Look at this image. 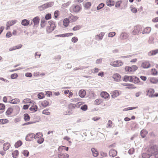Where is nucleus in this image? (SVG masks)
<instances>
[{"instance_id":"9","label":"nucleus","mask_w":158,"mask_h":158,"mask_svg":"<svg viewBox=\"0 0 158 158\" xmlns=\"http://www.w3.org/2000/svg\"><path fill=\"white\" fill-rule=\"evenodd\" d=\"M35 137V134L30 133L27 135L26 137V140L27 141H30L33 140Z\"/></svg>"},{"instance_id":"55","label":"nucleus","mask_w":158,"mask_h":158,"mask_svg":"<svg viewBox=\"0 0 158 158\" xmlns=\"http://www.w3.org/2000/svg\"><path fill=\"white\" fill-rule=\"evenodd\" d=\"M10 98V96H8L7 97L5 96L3 98V101L5 103H6L7 102H8V101H7V99L9 98Z\"/></svg>"},{"instance_id":"26","label":"nucleus","mask_w":158,"mask_h":158,"mask_svg":"<svg viewBox=\"0 0 158 158\" xmlns=\"http://www.w3.org/2000/svg\"><path fill=\"white\" fill-rule=\"evenodd\" d=\"M22 46V45L21 44H19L17 46L11 47L9 49L10 51H12L16 49H19L21 48Z\"/></svg>"},{"instance_id":"60","label":"nucleus","mask_w":158,"mask_h":158,"mask_svg":"<svg viewBox=\"0 0 158 158\" xmlns=\"http://www.w3.org/2000/svg\"><path fill=\"white\" fill-rule=\"evenodd\" d=\"M71 41L74 43H76L78 41V38L77 37H73L72 38Z\"/></svg>"},{"instance_id":"49","label":"nucleus","mask_w":158,"mask_h":158,"mask_svg":"<svg viewBox=\"0 0 158 158\" xmlns=\"http://www.w3.org/2000/svg\"><path fill=\"white\" fill-rule=\"evenodd\" d=\"M44 94L43 93H40L38 94V97L40 99H42L44 97Z\"/></svg>"},{"instance_id":"24","label":"nucleus","mask_w":158,"mask_h":158,"mask_svg":"<svg viewBox=\"0 0 158 158\" xmlns=\"http://www.w3.org/2000/svg\"><path fill=\"white\" fill-rule=\"evenodd\" d=\"M151 31V28L149 27H147L145 28L143 31L142 32L143 34H149Z\"/></svg>"},{"instance_id":"35","label":"nucleus","mask_w":158,"mask_h":158,"mask_svg":"<svg viewBox=\"0 0 158 158\" xmlns=\"http://www.w3.org/2000/svg\"><path fill=\"white\" fill-rule=\"evenodd\" d=\"M22 142L21 140L17 141L15 144V148H17L20 147L22 144Z\"/></svg>"},{"instance_id":"34","label":"nucleus","mask_w":158,"mask_h":158,"mask_svg":"<svg viewBox=\"0 0 158 158\" xmlns=\"http://www.w3.org/2000/svg\"><path fill=\"white\" fill-rule=\"evenodd\" d=\"M37 106L36 105L32 106L29 109L30 110L33 112H35L37 111Z\"/></svg>"},{"instance_id":"46","label":"nucleus","mask_w":158,"mask_h":158,"mask_svg":"<svg viewBox=\"0 0 158 158\" xmlns=\"http://www.w3.org/2000/svg\"><path fill=\"white\" fill-rule=\"evenodd\" d=\"M19 154V152L18 150H16L14 151L12 153V156L14 158H16Z\"/></svg>"},{"instance_id":"7","label":"nucleus","mask_w":158,"mask_h":158,"mask_svg":"<svg viewBox=\"0 0 158 158\" xmlns=\"http://www.w3.org/2000/svg\"><path fill=\"white\" fill-rule=\"evenodd\" d=\"M48 23L49 26H48L47 27L46 30L48 32L50 33L54 29L56 26L54 23L53 21H49Z\"/></svg>"},{"instance_id":"45","label":"nucleus","mask_w":158,"mask_h":158,"mask_svg":"<svg viewBox=\"0 0 158 158\" xmlns=\"http://www.w3.org/2000/svg\"><path fill=\"white\" fill-rule=\"evenodd\" d=\"M138 107H128L124 108L123 110V111H126L130 110H132L135 109L137 108Z\"/></svg>"},{"instance_id":"39","label":"nucleus","mask_w":158,"mask_h":158,"mask_svg":"<svg viewBox=\"0 0 158 158\" xmlns=\"http://www.w3.org/2000/svg\"><path fill=\"white\" fill-rule=\"evenodd\" d=\"M5 108V106L4 104L0 103V114L3 112Z\"/></svg>"},{"instance_id":"5","label":"nucleus","mask_w":158,"mask_h":158,"mask_svg":"<svg viewBox=\"0 0 158 158\" xmlns=\"http://www.w3.org/2000/svg\"><path fill=\"white\" fill-rule=\"evenodd\" d=\"M53 2H50L47 3L38 7V9L40 11L43 10L48 8L50 7L53 6Z\"/></svg>"},{"instance_id":"51","label":"nucleus","mask_w":158,"mask_h":158,"mask_svg":"<svg viewBox=\"0 0 158 158\" xmlns=\"http://www.w3.org/2000/svg\"><path fill=\"white\" fill-rule=\"evenodd\" d=\"M42 114L46 115H49L50 114V112L48 111V110H44L42 111Z\"/></svg>"},{"instance_id":"50","label":"nucleus","mask_w":158,"mask_h":158,"mask_svg":"<svg viewBox=\"0 0 158 158\" xmlns=\"http://www.w3.org/2000/svg\"><path fill=\"white\" fill-rule=\"evenodd\" d=\"M81 28L80 25H76L73 28V30L74 31H76L79 30Z\"/></svg>"},{"instance_id":"27","label":"nucleus","mask_w":158,"mask_h":158,"mask_svg":"<svg viewBox=\"0 0 158 158\" xmlns=\"http://www.w3.org/2000/svg\"><path fill=\"white\" fill-rule=\"evenodd\" d=\"M158 53V49L152 50L148 53L149 56L155 55Z\"/></svg>"},{"instance_id":"44","label":"nucleus","mask_w":158,"mask_h":158,"mask_svg":"<svg viewBox=\"0 0 158 158\" xmlns=\"http://www.w3.org/2000/svg\"><path fill=\"white\" fill-rule=\"evenodd\" d=\"M133 80H132V82L135 84H137L138 83L139 81V79L136 77L133 76Z\"/></svg>"},{"instance_id":"14","label":"nucleus","mask_w":158,"mask_h":158,"mask_svg":"<svg viewBox=\"0 0 158 158\" xmlns=\"http://www.w3.org/2000/svg\"><path fill=\"white\" fill-rule=\"evenodd\" d=\"M117 152L116 150L112 149L110 151L109 155L110 156L113 157L117 155Z\"/></svg>"},{"instance_id":"10","label":"nucleus","mask_w":158,"mask_h":158,"mask_svg":"<svg viewBox=\"0 0 158 158\" xmlns=\"http://www.w3.org/2000/svg\"><path fill=\"white\" fill-rule=\"evenodd\" d=\"M121 92L118 90H115L112 91L110 93L111 96L112 98H115L121 94Z\"/></svg>"},{"instance_id":"30","label":"nucleus","mask_w":158,"mask_h":158,"mask_svg":"<svg viewBox=\"0 0 158 158\" xmlns=\"http://www.w3.org/2000/svg\"><path fill=\"white\" fill-rule=\"evenodd\" d=\"M70 21L69 19H64L63 21V25L65 27H67L69 25Z\"/></svg>"},{"instance_id":"18","label":"nucleus","mask_w":158,"mask_h":158,"mask_svg":"<svg viewBox=\"0 0 158 158\" xmlns=\"http://www.w3.org/2000/svg\"><path fill=\"white\" fill-rule=\"evenodd\" d=\"M20 100L19 99L15 98L8 101V102L12 104H17L19 103Z\"/></svg>"},{"instance_id":"54","label":"nucleus","mask_w":158,"mask_h":158,"mask_svg":"<svg viewBox=\"0 0 158 158\" xmlns=\"http://www.w3.org/2000/svg\"><path fill=\"white\" fill-rule=\"evenodd\" d=\"M18 77V75L17 73H14L12 74L10 76V77L12 79H15Z\"/></svg>"},{"instance_id":"48","label":"nucleus","mask_w":158,"mask_h":158,"mask_svg":"<svg viewBox=\"0 0 158 158\" xmlns=\"http://www.w3.org/2000/svg\"><path fill=\"white\" fill-rule=\"evenodd\" d=\"M112 126V122L110 120H109L106 125V127L107 128H111Z\"/></svg>"},{"instance_id":"23","label":"nucleus","mask_w":158,"mask_h":158,"mask_svg":"<svg viewBox=\"0 0 158 158\" xmlns=\"http://www.w3.org/2000/svg\"><path fill=\"white\" fill-rule=\"evenodd\" d=\"M13 110L12 108H9L6 112V115L8 117H10V115L13 112Z\"/></svg>"},{"instance_id":"64","label":"nucleus","mask_w":158,"mask_h":158,"mask_svg":"<svg viewBox=\"0 0 158 158\" xmlns=\"http://www.w3.org/2000/svg\"><path fill=\"white\" fill-rule=\"evenodd\" d=\"M87 106L85 105H84L81 106V109L83 111L86 110H87Z\"/></svg>"},{"instance_id":"28","label":"nucleus","mask_w":158,"mask_h":158,"mask_svg":"<svg viewBox=\"0 0 158 158\" xmlns=\"http://www.w3.org/2000/svg\"><path fill=\"white\" fill-rule=\"evenodd\" d=\"M141 66L143 68H148L150 67V64L148 62H145L142 63Z\"/></svg>"},{"instance_id":"57","label":"nucleus","mask_w":158,"mask_h":158,"mask_svg":"<svg viewBox=\"0 0 158 158\" xmlns=\"http://www.w3.org/2000/svg\"><path fill=\"white\" fill-rule=\"evenodd\" d=\"M23 154L25 156H28L29 154V152L27 150H24L23 152Z\"/></svg>"},{"instance_id":"40","label":"nucleus","mask_w":158,"mask_h":158,"mask_svg":"<svg viewBox=\"0 0 158 158\" xmlns=\"http://www.w3.org/2000/svg\"><path fill=\"white\" fill-rule=\"evenodd\" d=\"M142 157L143 158H150L151 157V155L147 153H143L142 154Z\"/></svg>"},{"instance_id":"11","label":"nucleus","mask_w":158,"mask_h":158,"mask_svg":"<svg viewBox=\"0 0 158 158\" xmlns=\"http://www.w3.org/2000/svg\"><path fill=\"white\" fill-rule=\"evenodd\" d=\"M112 78L114 81L116 82H119L121 81V76L119 74L115 73L113 75Z\"/></svg>"},{"instance_id":"29","label":"nucleus","mask_w":158,"mask_h":158,"mask_svg":"<svg viewBox=\"0 0 158 158\" xmlns=\"http://www.w3.org/2000/svg\"><path fill=\"white\" fill-rule=\"evenodd\" d=\"M29 21L27 19H24L22 21L21 24L24 26H27L29 24Z\"/></svg>"},{"instance_id":"61","label":"nucleus","mask_w":158,"mask_h":158,"mask_svg":"<svg viewBox=\"0 0 158 158\" xmlns=\"http://www.w3.org/2000/svg\"><path fill=\"white\" fill-rule=\"evenodd\" d=\"M40 25L42 27H43L45 26V21L44 19L41 20V22Z\"/></svg>"},{"instance_id":"25","label":"nucleus","mask_w":158,"mask_h":158,"mask_svg":"<svg viewBox=\"0 0 158 158\" xmlns=\"http://www.w3.org/2000/svg\"><path fill=\"white\" fill-rule=\"evenodd\" d=\"M149 81L152 83L156 84L158 82V79L156 77H152L149 78Z\"/></svg>"},{"instance_id":"47","label":"nucleus","mask_w":158,"mask_h":158,"mask_svg":"<svg viewBox=\"0 0 158 158\" xmlns=\"http://www.w3.org/2000/svg\"><path fill=\"white\" fill-rule=\"evenodd\" d=\"M71 3V2L69 1L66 3H64L62 5V7L63 8L67 7Z\"/></svg>"},{"instance_id":"36","label":"nucleus","mask_w":158,"mask_h":158,"mask_svg":"<svg viewBox=\"0 0 158 158\" xmlns=\"http://www.w3.org/2000/svg\"><path fill=\"white\" fill-rule=\"evenodd\" d=\"M43 135L41 132H38L35 135V137L34 139H37L40 138L41 137H42Z\"/></svg>"},{"instance_id":"6","label":"nucleus","mask_w":158,"mask_h":158,"mask_svg":"<svg viewBox=\"0 0 158 158\" xmlns=\"http://www.w3.org/2000/svg\"><path fill=\"white\" fill-rule=\"evenodd\" d=\"M123 64V63L120 60L113 61L111 62L110 65L112 66L118 67L122 66Z\"/></svg>"},{"instance_id":"58","label":"nucleus","mask_w":158,"mask_h":158,"mask_svg":"<svg viewBox=\"0 0 158 158\" xmlns=\"http://www.w3.org/2000/svg\"><path fill=\"white\" fill-rule=\"evenodd\" d=\"M115 35V33L114 32H110L108 34V36L109 37H112Z\"/></svg>"},{"instance_id":"62","label":"nucleus","mask_w":158,"mask_h":158,"mask_svg":"<svg viewBox=\"0 0 158 158\" xmlns=\"http://www.w3.org/2000/svg\"><path fill=\"white\" fill-rule=\"evenodd\" d=\"M51 18V15L50 14H47L45 16V19L47 20L50 19Z\"/></svg>"},{"instance_id":"42","label":"nucleus","mask_w":158,"mask_h":158,"mask_svg":"<svg viewBox=\"0 0 158 158\" xmlns=\"http://www.w3.org/2000/svg\"><path fill=\"white\" fill-rule=\"evenodd\" d=\"M24 118L25 121H28L30 120V117L27 114H24Z\"/></svg>"},{"instance_id":"22","label":"nucleus","mask_w":158,"mask_h":158,"mask_svg":"<svg viewBox=\"0 0 158 158\" xmlns=\"http://www.w3.org/2000/svg\"><path fill=\"white\" fill-rule=\"evenodd\" d=\"M133 78V77L131 76H125L124 77L123 81L126 82L129 81L131 82Z\"/></svg>"},{"instance_id":"32","label":"nucleus","mask_w":158,"mask_h":158,"mask_svg":"<svg viewBox=\"0 0 158 158\" xmlns=\"http://www.w3.org/2000/svg\"><path fill=\"white\" fill-rule=\"evenodd\" d=\"M91 150L94 156L96 157L98 155V153L96 149L94 148H92L91 149Z\"/></svg>"},{"instance_id":"63","label":"nucleus","mask_w":158,"mask_h":158,"mask_svg":"<svg viewBox=\"0 0 158 158\" xmlns=\"http://www.w3.org/2000/svg\"><path fill=\"white\" fill-rule=\"evenodd\" d=\"M121 3H122L121 1H118L117 2H116L115 5V6L117 8L119 7Z\"/></svg>"},{"instance_id":"31","label":"nucleus","mask_w":158,"mask_h":158,"mask_svg":"<svg viewBox=\"0 0 158 158\" xmlns=\"http://www.w3.org/2000/svg\"><path fill=\"white\" fill-rule=\"evenodd\" d=\"M101 95L102 98L106 99L108 98L109 95V94L106 92H103L101 93Z\"/></svg>"},{"instance_id":"15","label":"nucleus","mask_w":158,"mask_h":158,"mask_svg":"<svg viewBox=\"0 0 158 158\" xmlns=\"http://www.w3.org/2000/svg\"><path fill=\"white\" fill-rule=\"evenodd\" d=\"M40 18L38 16H36L34 17L32 19V21L34 23V26H38L40 22Z\"/></svg>"},{"instance_id":"21","label":"nucleus","mask_w":158,"mask_h":158,"mask_svg":"<svg viewBox=\"0 0 158 158\" xmlns=\"http://www.w3.org/2000/svg\"><path fill=\"white\" fill-rule=\"evenodd\" d=\"M3 145V149L5 151L8 150L10 146V144L8 142L4 143Z\"/></svg>"},{"instance_id":"43","label":"nucleus","mask_w":158,"mask_h":158,"mask_svg":"<svg viewBox=\"0 0 158 158\" xmlns=\"http://www.w3.org/2000/svg\"><path fill=\"white\" fill-rule=\"evenodd\" d=\"M48 104L49 102L47 100L44 101L41 103L42 105L44 107H47Z\"/></svg>"},{"instance_id":"20","label":"nucleus","mask_w":158,"mask_h":158,"mask_svg":"<svg viewBox=\"0 0 158 158\" xmlns=\"http://www.w3.org/2000/svg\"><path fill=\"white\" fill-rule=\"evenodd\" d=\"M78 95L81 98H83L85 97L86 95V91L84 89H81L78 93Z\"/></svg>"},{"instance_id":"8","label":"nucleus","mask_w":158,"mask_h":158,"mask_svg":"<svg viewBox=\"0 0 158 158\" xmlns=\"http://www.w3.org/2000/svg\"><path fill=\"white\" fill-rule=\"evenodd\" d=\"M142 28L140 26H136L135 27L134 30L132 32L131 34L133 35H137L142 30Z\"/></svg>"},{"instance_id":"1","label":"nucleus","mask_w":158,"mask_h":158,"mask_svg":"<svg viewBox=\"0 0 158 158\" xmlns=\"http://www.w3.org/2000/svg\"><path fill=\"white\" fill-rule=\"evenodd\" d=\"M147 151L151 155L158 156V146L156 145H152L149 147Z\"/></svg>"},{"instance_id":"38","label":"nucleus","mask_w":158,"mask_h":158,"mask_svg":"<svg viewBox=\"0 0 158 158\" xmlns=\"http://www.w3.org/2000/svg\"><path fill=\"white\" fill-rule=\"evenodd\" d=\"M114 2L111 0H106V5L109 6L111 7L114 5Z\"/></svg>"},{"instance_id":"3","label":"nucleus","mask_w":158,"mask_h":158,"mask_svg":"<svg viewBox=\"0 0 158 158\" xmlns=\"http://www.w3.org/2000/svg\"><path fill=\"white\" fill-rule=\"evenodd\" d=\"M154 92L155 90L154 89L150 88L147 91L146 95L150 98L158 97V93L154 94Z\"/></svg>"},{"instance_id":"41","label":"nucleus","mask_w":158,"mask_h":158,"mask_svg":"<svg viewBox=\"0 0 158 158\" xmlns=\"http://www.w3.org/2000/svg\"><path fill=\"white\" fill-rule=\"evenodd\" d=\"M9 121L6 119H0V124H4L8 123Z\"/></svg>"},{"instance_id":"33","label":"nucleus","mask_w":158,"mask_h":158,"mask_svg":"<svg viewBox=\"0 0 158 158\" xmlns=\"http://www.w3.org/2000/svg\"><path fill=\"white\" fill-rule=\"evenodd\" d=\"M148 134V131L145 130H142L140 132V135L142 138L145 137Z\"/></svg>"},{"instance_id":"12","label":"nucleus","mask_w":158,"mask_h":158,"mask_svg":"<svg viewBox=\"0 0 158 158\" xmlns=\"http://www.w3.org/2000/svg\"><path fill=\"white\" fill-rule=\"evenodd\" d=\"M129 37L128 33L123 32L120 34L119 38L121 40H125L127 39Z\"/></svg>"},{"instance_id":"59","label":"nucleus","mask_w":158,"mask_h":158,"mask_svg":"<svg viewBox=\"0 0 158 158\" xmlns=\"http://www.w3.org/2000/svg\"><path fill=\"white\" fill-rule=\"evenodd\" d=\"M104 4L103 3H101L99 4L97 7V9L98 10H99L104 7Z\"/></svg>"},{"instance_id":"2","label":"nucleus","mask_w":158,"mask_h":158,"mask_svg":"<svg viewBox=\"0 0 158 158\" xmlns=\"http://www.w3.org/2000/svg\"><path fill=\"white\" fill-rule=\"evenodd\" d=\"M137 69L138 67L136 65H134L131 67L126 66L125 68V70L127 73L131 74L133 73Z\"/></svg>"},{"instance_id":"56","label":"nucleus","mask_w":158,"mask_h":158,"mask_svg":"<svg viewBox=\"0 0 158 158\" xmlns=\"http://www.w3.org/2000/svg\"><path fill=\"white\" fill-rule=\"evenodd\" d=\"M91 5L90 2H87L84 4V7L86 9H88L90 6Z\"/></svg>"},{"instance_id":"53","label":"nucleus","mask_w":158,"mask_h":158,"mask_svg":"<svg viewBox=\"0 0 158 158\" xmlns=\"http://www.w3.org/2000/svg\"><path fill=\"white\" fill-rule=\"evenodd\" d=\"M44 140V139L42 137H41L40 138H38L37 142L39 144H41L43 142Z\"/></svg>"},{"instance_id":"13","label":"nucleus","mask_w":158,"mask_h":158,"mask_svg":"<svg viewBox=\"0 0 158 158\" xmlns=\"http://www.w3.org/2000/svg\"><path fill=\"white\" fill-rule=\"evenodd\" d=\"M105 35V33L101 32L100 33L96 35L95 36V40L97 41L102 40L103 38V37Z\"/></svg>"},{"instance_id":"16","label":"nucleus","mask_w":158,"mask_h":158,"mask_svg":"<svg viewBox=\"0 0 158 158\" xmlns=\"http://www.w3.org/2000/svg\"><path fill=\"white\" fill-rule=\"evenodd\" d=\"M17 22V20L16 19L12 20L9 21L7 22L6 26L7 27H10L13 25Z\"/></svg>"},{"instance_id":"4","label":"nucleus","mask_w":158,"mask_h":158,"mask_svg":"<svg viewBox=\"0 0 158 158\" xmlns=\"http://www.w3.org/2000/svg\"><path fill=\"white\" fill-rule=\"evenodd\" d=\"M81 9V7L80 5L75 4L71 6L70 8V10L72 13H77Z\"/></svg>"},{"instance_id":"37","label":"nucleus","mask_w":158,"mask_h":158,"mask_svg":"<svg viewBox=\"0 0 158 158\" xmlns=\"http://www.w3.org/2000/svg\"><path fill=\"white\" fill-rule=\"evenodd\" d=\"M33 101L31 100L29 98H26L24 99L23 101V102L24 103H32L33 102Z\"/></svg>"},{"instance_id":"52","label":"nucleus","mask_w":158,"mask_h":158,"mask_svg":"<svg viewBox=\"0 0 158 158\" xmlns=\"http://www.w3.org/2000/svg\"><path fill=\"white\" fill-rule=\"evenodd\" d=\"M45 95L47 97H50L52 95V92L51 91H48L45 92Z\"/></svg>"},{"instance_id":"19","label":"nucleus","mask_w":158,"mask_h":158,"mask_svg":"<svg viewBox=\"0 0 158 158\" xmlns=\"http://www.w3.org/2000/svg\"><path fill=\"white\" fill-rule=\"evenodd\" d=\"M58 156L59 158H68L69 155L66 153H60L58 154Z\"/></svg>"},{"instance_id":"17","label":"nucleus","mask_w":158,"mask_h":158,"mask_svg":"<svg viewBox=\"0 0 158 158\" xmlns=\"http://www.w3.org/2000/svg\"><path fill=\"white\" fill-rule=\"evenodd\" d=\"M78 17L76 16L71 15L69 17L70 21L71 22H74L77 20Z\"/></svg>"}]
</instances>
